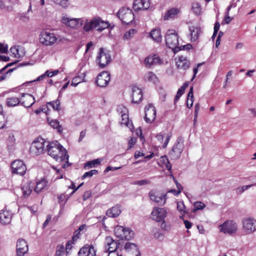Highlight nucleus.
Listing matches in <instances>:
<instances>
[{
    "label": "nucleus",
    "mask_w": 256,
    "mask_h": 256,
    "mask_svg": "<svg viewBox=\"0 0 256 256\" xmlns=\"http://www.w3.org/2000/svg\"><path fill=\"white\" fill-rule=\"evenodd\" d=\"M46 151L48 155L55 159L56 161H65L66 164H63L62 167L64 168L69 166L70 164L68 162V156L66 150L57 142H48Z\"/></svg>",
    "instance_id": "obj_1"
},
{
    "label": "nucleus",
    "mask_w": 256,
    "mask_h": 256,
    "mask_svg": "<svg viewBox=\"0 0 256 256\" xmlns=\"http://www.w3.org/2000/svg\"><path fill=\"white\" fill-rule=\"evenodd\" d=\"M82 30L84 32H90L95 30L99 32H102L110 26L109 23L104 21L98 16H95L91 19L86 18L84 19Z\"/></svg>",
    "instance_id": "obj_2"
},
{
    "label": "nucleus",
    "mask_w": 256,
    "mask_h": 256,
    "mask_svg": "<svg viewBox=\"0 0 256 256\" xmlns=\"http://www.w3.org/2000/svg\"><path fill=\"white\" fill-rule=\"evenodd\" d=\"M166 44L168 48H171L174 53L180 50L178 46V34L173 30H168L165 36Z\"/></svg>",
    "instance_id": "obj_3"
},
{
    "label": "nucleus",
    "mask_w": 256,
    "mask_h": 256,
    "mask_svg": "<svg viewBox=\"0 0 256 256\" xmlns=\"http://www.w3.org/2000/svg\"><path fill=\"white\" fill-rule=\"evenodd\" d=\"M48 142L42 138H38L32 144L30 152L32 154L38 156L46 152Z\"/></svg>",
    "instance_id": "obj_4"
},
{
    "label": "nucleus",
    "mask_w": 256,
    "mask_h": 256,
    "mask_svg": "<svg viewBox=\"0 0 256 256\" xmlns=\"http://www.w3.org/2000/svg\"><path fill=\"white\" fill-rule=\"evenodd\" d=\"M184 140L182 136H179L173 146L172 149L169 152V155L172 160H176L178 159L184 150Z\"/></svg>",
    "instance_id": "obj_5"
},
{
    "label": "nucleus",
    "mask_w": 256,
    "mask_h": 256,
    "mask_svg": "<svg viewBox=\"0 0 256 256\" xmlns=\"http://www.w3.org/2000/svg\"><path fill=\"white\" fill-rule=\"evenodd\" d=\"M40 42L45 46H52L56 42L58 37L56 35L50 32L42 31L40 34Z\"/></svg>",
    "instance_id": "obj_6"
},
{
    "label": "nucleus",
    "mask_w": 256,
    "mask_h": 256,
    "mask_svg": "<svg viewBox=\"0 0 256 256\" xmlns=\"http://www.w3.org/2000/svg\"><path fill=\"white\" fill-rule=\"evenodd\" d=\"M96 61L100 68H104L111 61V56L108 50L104 48H100L96 56Z\"/></svg>",
    "instance_id": "obj_7"
},
{
    "label": "nucleus",
    "mask_w": 256,
    "mask_h": 256,
    "mask_svg": "<svg viewBox=\"0 0 256 256\" xmlns=\"http://www.w3.org/2000/svg\"><path fill=\"white\" fill-rule=\"evenodd\" d=\"M117 15L123 24H128L134 20V14L132 10L128 8L120 9Z\"/></svg>",
    "instance_id": "obj_8"
},
{
    "label": "nucleus",
    "mask_w": 256,
    "mask_h": 256,
    "mask_svg": "<svg viewBox=\"0 0 256 256\" xmlns=\"http://www.w3.org/2000/svg\"><path fill=\"white\" fill-rule=\"evenodd\" d=\"M62 22L67 26L72 28H78L83 25L84 18H70L67 16H63Z\"/></svg>",
    "instance_id": "obj_9"
},
{
    "label": "nucleus",
    "mask_w": 256,
    "mask_h": 256,
    "mask_svg": "<svg viewBox=\"0 0 256 256\" xmlns=\"http://www.w3.org/2000/svg\"><path fill=\"white\" fill-rule=\"evenodd\" d=\"M148 196L151 200L155 202L160 206L165 204L167 197L166 194L151 190L149 192Z\"/></svg>",
    "instance_id": "obj_10"
},
{
    "label": "nucleus",
    "mask_w": 256,
    "mask_h": 256,
    "mask_svg": "<svg viewBox=\"0 0 256 256\" xmlns=\"http://www.w3.org/2000/svg\"><path fill=\"white\" fill-rule=\"evenodd\" d=\"M220 230L225 234H232L236 232L238 230L236 224L232 220H226L220 226Z\"/></svg>",
    "instance_id": "obj_11"
},
{
    "label": "nucleus",
    "mask_w": 256,
    "mask_h": 256,
    "mask_svg": "<svg viewBox=\"0 0 256 256\" xmlns=\"http://www.w3.org/2000/svg\"><path fill=\"white\" fill-rule=\"evenodd\" d=\"M12 172L23 176L26 172V168L24 162L21 160H14L11 164Z\"/></svg>",
    "instance_id": "obj_12"
},
{
    "label": "nucleus",
    "mask_w": 256,
    "mask_h": 256,
    "mask_svg": "<svg viewBox=\"0 0 256 256\" xmlns=\"http://www.w3.org/2000/svg\"><path fill=\"white\" fill-rule=\"evenodd\" d=\"M242 228L246 234H251L256 230V220L253 218H246L242 220Z\"/></svg>",
    "instance_id": "obj_13"
},
{
    "label": "nucleus",
    "mask_w": 256,
    "mask_h": 256,
    "mask_svg": "<svg viewBox=\"0 0 256 256\" xmlns=\"http://www.w3.org/2000/svg\"><path fill=\"white\" fill-rule=\"evenodd\" d=\"M110 80V74L106 71H103L100 72L96 80V84L100 87L106 86Z\"/></svg>",
    "instance_id": "obj_14"
},
{
    "label": "nucleus",
    "mask_w": 256,
    "mask_h": 256,
    "mask_svg": "<svg viewBox=\"0 0 256 256\" xmlns=\"http://www.w3.org/2000/svg\"><path fill=\"white\" fill-rule=\"evenodd\" d=\"M156 110L152 104H148L145 107L144 119L146 122L152 123L156 117Z\"/></svg>",
    "instance_id": "obj_15"
},
{
    "label": "nucleus",
    "mask_w": 256,
    "mask_h": 256,
    "mask_svg": "<svg viewBox=\"0 0 256 256\" xmlns=\"http://www.w3.org/2000/svg\"><path fill=\"white\" fill-rule=\"evenodd\" d=\"M166 212L164 208L154 207L151 212L152 219L156 222H160L166 218Z\"/></svg>",
    "instance_id": "obj_16"
},
{
    "label": "nucleus",
    "mask_w": 256,
    "mask_h": 256,
    "mask_svg": "<svg viewBox=\"0 0 256 256\" xmlns=\"http://www.w3.org/2000/svg\"><path fill=\"white\" fill-rule=\"evenodd\" d=\"M96 250L92 245L86 244L78 252V256H95Z\"/></svg>",
    "instance_id": "obj_17"
},
{
    "label": "nucleus",
    "mask_w": 256,
    "mask_h": 256,
    "mask_svg": "<svg viewBox=\"0 0 256 256\" xmlns=\"http://www.w3.org/2000/svg\"><path fill=\"white\" fill-rule=\"evenodd\" d=\"M28 250L26 241L23 239H18L16 244V256H24Z\"/></svg>",
    "instance_id": "obj_18"
},
{
    "label": "nucleus",
    "mask_w": 256,
    "mask_h": 256,
    "mask_svg": "<svg viewBox=\"0 0 256 256\" xmlns=\"http://www.w3.org/2000/svg\"><path fill=\"white\" fill-rule=\"evenodd\" d=\"M132 102L138 104L142 98V90L136 86H134L132 88Z\"/></svg>",
    "instance_id": "obj_19"
},
{
    "label": "nucleus",
    "mask_w": 256,
    "mask_h": 256,
    "mask_svg": "<svg viewBox=\"0 0 256 256\" xmlns=\"http://www.w3.org/2000/svg\"><path fill=\"white\" fill-rule=\"evenodd\" d=\"M150 6V0H135L133 3V8L135 10H147Z\"/></svg>",
    "instance_id": "obj_20"
},
{
    "label": "nucleus",
    "mask_w": 256,
    "mask_h": 256,
    "mask_svg": "<svg viewBox=\"0 0 256 256\" xmlns=\"http://www.w3.org/2000/svg\"><path fill=\"white\" fill-rule=\"evenodd\" d=\"M21 97H24L25 100L22 102H20L21 105L26 108H30L34 104L36 100L35 98L30 94L22 93Z\"/></svg>",
    "instance_id": "obj_21"
},
{
    "label": "nucleus",
    "mask_w": 256,
    "mask_h": 256,
    "mask_svg": "<svg viewBox=\"0 0 256 256\" xmlns=\"http://www.w3.org/2000/svg\"><path fill=\"white\" fill-rule=\"evenodd\" d=\"M176 65L178 68L186 70L190 67V62L186 57L182 56L178 57Z\"/></svg>",
    "instance_id": "obj_22"
},
{
    "label": "nucleus",
    "mask_w": 256,
    "mask_h": 256,
    "mask_svg": "<svg viewBox=\"0 0 256 256\" xmlns=\"http://www.w3.org/2000/svg\"><path fill=\"white\" fill-rule=\"evenodd\" d=\"M124 248L128 252H131L134 256H140V252L138 246L130 242H126L124 245Z\"/></svg>",
    "instance_id": "obj_23"
},
{
    "label": "nucleus",
    "mask_w": 256,
    "mask_h": 256,
    "mask_svg": "<svg viewBox=\"0 0 256 256\" xmlns=\"http://www.w3.org/2000/svg\"><path fill=\"white\" fill-rule=\"evenodd\" d=\"M180 12V10L178 8H170L165 13L164 19V20H169L176 18Z\"/></svg>",
    "instance_id": "obj_24"
},
{
    "label": "nucleus",
    "mask_w": 256,
    "mask_h": 256,
    "mask_svg": "<svg viewBox=\"0 0 256 256\" xmlns=\"http://www.w3.org/2000/svg\"><path fill=\"white\" fill-rule=\"evenodd\" d=\"M105 243L108 246L107 248L109 252L108 256H110L111 253L116 252L118 246L117 244L110 236H107L106 238Z\"/></svg>",
    "instance_id": "obj_25"
},
{
    "label": "nucleus",
    "mask_w": 256,
    "mask_h": 256,
    "mask_svg": "<svg viewBox=\"0 0 256 256\" xmlns=\"http://www.w3.org/2000/svg\"><path fill=\"white\" fill-rule=\"evenodd\" d=\"M145 63L149 66H154L162 63V60L156 54L149 56L145 59Z\"/></svg>",
    "instance_id": "obj_26"
},
{
    "label": "nucleus",
    "mask_w": 256,
    "mask_h": 256,
    "mask_svg": "<svg viewBox=\"0 0 256 256\" xmlns=\"http://www.w3.org/2000/svg\"><path fill=\"white\" fill-rule=\"evenodd\" d=\"M33 186H31V182H24L21 186V190L22 193V196L24 198H28L30 194Z\"/></svg>",
    "instance_id": "obj_27"
},
{
    "label": "nucleus",
    "mask_w": 256,
    "mask_h": 256,
    "mask_svg": "<svg viewBox=\"0 0 256 256\" xmlns=\"http://www.w3.org/2000/svg\"><path fill=\"white\" fill-rule=\"evenodd\" d=\"M189 30L191 36V40L195 42L197 40L201 33V30L198 26H191L189 28Z\"/></svg>",
    "instance_id": "obj_28"
},
{
    "label": "nucleus",
    "mask_w": 256,
    "mask_h": 256,
    "mask_svg": "<svg viewBox=\"0 0 256 256\" xmlns=\"http://www.w3.org/2000/svg\"><path fill=\"white\" fill-rule=\"evenodd\" d=\"M120 206L116 205L109 208L106 212V215L109 218H116L121 213Z\"/></svg>",
    "instance_id": "obj_29"
},
{
    "label": "nucleus",
    "mask_w": 256,
    "mask_h": 256,
    "mask_svg": "<svg viewBox=\"0 0 256 256\" xmlns=\"http://www.w3.org/2000/svg\"><path fill=\"white\" fill-rule=\"evenodd\" d=\"M20 103V99L15 96L9 97L6 100V104L8 107L16 106L19 104Z\"/></svg>",
    "instance_id": "obj_30"
},
{
    "label": "nucleus",
    "mask_w": 256,
    "mask_h": 256,
    "mask_svg": "<svg viewBox=\"0 0 256 256\" xmlns=\"http://www.w3.org/2000/svg\"><path fill=\"white\" fill-rule=\"evenodd\" d=\"M2 216L0 217L1 219V223L2 224H8L10 223L12 220L11 214L8 212L4 210L2 214H1Z\"/></svg>",
    "instance_id": "obj_31"
},
{
    "label": "nucleus",
    "mask_w": 256,
    "mask_h": 256,
    "mask_svg": "<svg viewBox=\"0 0 256 256\" xmlns=\"http://www.w3.org/2000/svg\"><path fill=\"white\" fill-rule=\"evenodd\" d=\"M150 36L156 42H160L162 40L160 31L158 28L152 30L150 32Z\"/></svg>",
    "instance_id": "obj_32"
},
{
    "label": "nucleus",
    "mask_w": 256,
    "mask_h": 256,
    "mask_svg": "<svg viewBox=\"0 0 256 256\" xmlns=\"http://www.w3.org/2000/svg\"><path fill=\"white\" fill-rule=\"evenodd\" d=\"M125 230V228L122 226H117L115 227L114 232L116 236L120 239L124 240V238L126 236H124V230Z\"/></svg>",
    "instance_id": "obj_33"
},
{
    "label": "nucleus",
    "mask_w": 256,
    "mask_h": 256,
    "mask_svg": "<svg viewBox=\"0 0 256 256\" xmlns=\"http://www.w3.org/2000/svg\"><path fill=\"white\" fill-rule=\"evenodd\" d=\"M144 80L146 82L156 83L158 80L156 76L152 72H148L144 76Z\"/></svg>",
    "instance_id": "obj_34"
},
{
    "label": "nucleus",
    "mask_w": 256,
    "mask_h": 256,
    "mask_svg": "<svg viewBox=\"0 0 256 256\" xmlns=\"http://www.w3.org/2000/svg\"><path fill=\"white\" fill-rule=\"evenodd\" d=\"M46 186V182L44 179H42L36 182V186L34 188V191L36 193H39Z\"/></svg>",
    "instance_id": "obj_35"
},
{
    "label": "nucleus",
    "mask_w": 256,
    "mask_h": 256,
    "mask_svg": "<svg viewBox=\"0 0 256 256\" xmlns=\"http://www.w3.org/2000/svg\"><path fill=\"white\" fill-rule=\"evenodd\" d=\"M188 86V84L187 82H185L184 84L178 90L174 98V102L178 100L180 97L183 94L186 88Z\"/></svg>",
    "instance_id": "obj_36"
},
{
    "label": "nucleus",
    "mask_w": 256,
    "mask_h": 256,
    "mask_svg": "<svg viewBox=\"0 0 256 256\" xmlns=\"http://www.w3.org/2000/svg\"><path fill=\"white\" fill-rule=\"evenodd\" d=\"M126 110L125 109L124 112H125ZM121 116L122 118L121 124H124L126 126H127L129 127V128L131 130L133 126L132 124H130L129 122L128 116L124 112L123 114H122Z\"/></svg>",
    "instance_id": "obj_37"
},
{
    "label": "nucleus",
    "mask_w": 256,
    "mask_h": 256,
    "mask_svg": "<svg viewBox=\"0 0 256 256\" xmlns=\"http://www.w3.org/2000/svg\"><path fill=\"white\" fill-rule=\"evenodd\" d=\"M100 162V160L98 158L88 161L85 164L84 168L86 169H89L90 168H94L98 165Z\"/></svg>",
    "instance_id": "obj_38"
},
{
    "label": "nucleus",
    "mask_w": 256,
    "mask_h": 256,
    "mask_svg": "<svg viewBox=\"0 0 256 256\" xmlns=\"http://www.w3.org/2000/svg\"><path fill=\"white\" fill-rule=\"evenodd\" d=\"M254 186H256V184L239 186L235 190L236 192L238 194H241L244 192Z\"/></svg>",
    "instance_id": "obj_39"
},
{
    "label": "nucleus",
    "mask_w": 256,
    "mask_h": 256,
    "mask_svg": "<svg viewBox=\"0 0 256 256\" xmlns=\"http://www.w3.org/2000/svg\"><path fill=\"white\" fill-rule=\"evenodd\" d=\"M49 124L52 128L57 129L58 132L62 133V126L60 124L58 120H52L50 122Z\"/></svg>",
    "instance_id": "obj_40"
},
{
    "label": "nucleus",
    "mask_w": 256,
    "mask_h": 256,
    "mask_svg": "<svg viewBox=\"0 0 256 256\" xmlns=\"http://www.w3.org/2000/svg\"><path fill=\"white\" fill-rule=\"evenodd\" d=\"M124 236H126V237L124 238V240H130L134 236V232L133 230H130L128 228H125V230H124Z\"/></svg>",
    "instance_id": "obj_41"
},
{
    "label": "nucleus",
    "mask_w": 256,
    "mask_h": 256,
    "mask_svg": "<svg viewBox=\"0 0 256 256\" xmlns=\"http://www.w3.org/2000/svg\"><path fill=\"white\" fill-rule=\"evenodd\" d=\"M48 105L51 106L55 110L58 111L60 110V100H56L52 102H48Z\"/></svg>",
    "instance_id": "obj_42"
},
{
    "label": "nucleus",
    "mask_w": 256,
    "mask_h": 256,
    "mask_svg": "<svg viewBox=\"0 0 256 256\" xmlns=\"http://www.w3.org/2000/svg\"><path fill=\"white\" fill-rule=\"evenodd\" d=\"M46 73L44 72V74L40 75V76H38L36 80H31L30 82H27L22 84L23 86H28L30 85V84L35 82H38V81H41L43 80L44 78H46Z\"/></svg>",
    "instance_id": "obj_43"
},
{
    "label": "nucleus",
    "mask_w": 256,
    "mask_h": 256,
    "mask_svg": "<svg viewBox=\"0 0 256 256\" xmlns=\"http://www.w3.org/2000/svg\"><path fill=\"white\" fill-rule=\"evenodd\" d=\"M136 32V31L135 29L130 30H129L126 32L124 36V40L130 39L134 36Z\"/></svg>",
    "instance_id": "obj_44"
},
{
    "label": "nucleus",
    "mask_w": 256,
    "mask_h": 256,
    "mask_svg": "<svg viewBox=\"0 0 256 256\" xmlns=\"http://www.w3.org/2000/svg\"><path fill=\"white\" fill-rule=\"evenodd\" d=\"M192 9L196 15H198L200 13V6L198 3L193 4Z\"/></svg>",
    "instance_id": "obj_45"
},
{
    "label": "nucleus",
    "mask_w": 256,
    "mask_h": 256,
    "mask_svg": "<svg viewBox=\"0 0 256 256\" xmlns=\"http://www.w3.org/2000/svg\"><path fill=\"white\" fill-rule=\"evenodd\" d=\"M54 2L62 6L63 8H66L68 6V0H53Z\"/></svg>",
    "instance_id": "obj_46"
},
{
    "label": "nucleus",
    "mask_w": 256,
    "mask_h": 256,
    "mask_svg": "<svg viewBox=\"0 0 256 256\" xmlns=\"http://www.w3.org/2000/svg\"><path fill=\"white\" fill-rule=\"evenodd\" d=\"M82 81L83 79L81 76H76L72 79L71 85L74 86H76L78 84L80 83Z\"/></svg>",
    "instance_id": "obj_47"
},
{
    "label": "nucleus",
    "mask_w": 256,
    "mask_h": 256,
    "mask_svg": "<svg viewBox=\"0 0 256 256\" xmlns=\"http://www.w3.org/2000/svg\"><path fill=\"white\" fill-rule=\"evenodd\" d=\"M98 172L96 170H92L89 172H86L82 176V179H84L86 178H90L93 175L96 174Z\"/></svg>",
    "instance_id": "obj_48"
},
{
    "label": "nucleus",
    "mask_w": 256,
    "mask_h": 256,
    "mask_svg": "<svg viewBox=\"0 0 256 256\" xmlns=\"http://www.w3.org/2000/svg\"><path fill=\"white\" fill-rule=\"evenodd\" d=\"M10 51L15 58H20V55L18 53V49L17 46H14L10 48Z\"/></svg>",
    "instance_id": "obj_49"
},
{
    "label": "nucleus",
    "mask_w": 256,
    "mask_h": 256,
    "mask_svg": "<svg viewBox=\"0 0 256 256\" xmlns=\"http://www.w3.org/2000/svg\"><path fill=\"white\" fill-rule=\"evenodd\" d=\"M162 161L166 162L165 166L166 168L168 170H171L172 166L170 163L168 162V160L166 156H164L161 157Z\"/></svg>",
    "instance_id": "obj_50"
},
{
    "label": "nucleus",
    "mask_w": 256,
    "mask_h": 256,
    "mask_svg": "<svg viewBox=\"0 0 256 256\" xmlns=\"http://www.w3.org/2000/svg\"><path fill=\"white\" fill-rule=\"evenodd\" d=\"M194 209L196 210H202L206 206V205L200 202H196L194 203Z\"/></svg>",
    "instance_id": "obj_51"
},
{
    "label": "nucleus",
    "mask_w": 256,
    "mask_h": 256,
    "mask_svg": "<svg viewBox=\"0 0 256 256\" xmlns=\"http://www.w3.org/2000/svg\"><path fill=\"white\" fill-rule=\"evenodd\" d=\"M136 132L138 136L140 138L141 142L143 143L144 141V136H142V133L140 128L139 127L138 128H136Z\"/></svg>",
    "instance_id": "obj_52"
},
{
    "label": "nucleus",
    "mask_w": 256,
    "mask_h": 256,
    "mask_svg": "<svg viewBox=\"0 0 256 256\" xmlns=\"http://www.w3.org/2000/svg\"><path fill=\"white\" fill-rule=\"evenodd\" d=\"M150 183V181L147 180H140L135 181L134 182V184L138 185V186H143L146 185Z\"/></svg>",
    "instance_id": "obj_53"
},
{
    "label": "nucleus",
    "mask_w": 256,
    "mask_h": 256,
    "mask_svg": "<svg viewBox=\"0 0 256 256\" xmlns=\"http://www.w3.org/2000/svg\"><path fill=\"white\" fill-rule=\"evenodd\" d=\"M232 19L233 18L232 17L229 16V14H225V17L224 20V22H222V24H228L232 20Z\"/></svg>",
    "instance_id": "obj_54"
},
{
    "label": "nucleus",
    "mask_w": 256,
    "mask_h": 256,
    "mask_svg": "<svg viewBox=\"0 0 256 256\" xmlns=\"http://www.w3.org/2000/svg\"><path fill=\"white\" fill-rule=\"evenodd\" d=\"M6 121L4 116H0V129L3 128L6 125Z\"/></svg>",
    "instance_id": "obj_55"
},
{
    "label": "nucleus",
    "mask_w": 256,
    "mask_h": 256,
    "mask_svg": "<svg viewBox=\"0 0 256 256\" xmlns=\"http://www.w3.org/2000/svg\"><path fill=\"white\" fill-rule=\"evenodd\" d=\"M185 208V206L182 202H178L177 203V209L180 212H183Z\"/></svg>",
    "instance_id": "obj_56"
},
{
    "label": "nucleus",
    "mask_w": 256,
    "mask_h": 256,
    "mask_svg": "<svg viewBox=\"0 0 256 256\" xmlns=\"http://www.w3.org/2000/svg\"><path fill=\"white\" fill-rule=\"evenodd\" d=\"M202 63L198 64V65L196 66V68H194V69H193L194 75L192 78V80H191L192 81L195 78L196 76V74L198 73V68L199 66H202Z\"/></svg>",
    "instance_id": "obj_57"
},
{
    "label": "nucleus",
    "mask_w": 256,
    "mask_h": 256,
    "mask_svg": "<svg viewBox=\"0 0 256 256\" xmlns=\"http://www.w3.org/2000/svg\"><path fill=\"white\" fill-rule=\"evenodd\" d=\"M154 238H156L160 240H162L164 238V234L159 232H158L154 233Z\"/></svg>",
    "instance_id": "obj_58"
},
{
    "label": "nucleus",
    "mask_w": 256,
    "mask_h": 256,
    "mask_svg": "<svg viewBox=\"0 0 256 256\" xmlns=\"http://www.w3.org/2000/svg\"><path fill=\"white\" fill-rule=\"evenodd\" d=\"M8 51V46L4 44L0 43V52L2 53L6 52Z\"/></svg>",
    "instance_id": "obj_59"
},
{
    "label": "nucleus",
    "mask_w": 256,
    "mask_h": 256,
    "mask_svg": "<svg viewBox=\"0 0 256 256\" xmlns=\"http://www.w3.org/2000/svg\"><path fill=\"white\" fill-rule=\"evenodd\" d=\"M200 109V106L199 104L198 103L194 106L195 119L197 118H198Z\"/></svg>",
    "instance_id": "obj_60"
},
{
    "label": "nucleus",
    "mask_w": 256,
    "mask_h": 256,
    "mask_svg": "<svg viewBox=\"0 0 256 256\" xmlns=\"http://www.w3.org/2000/svg\"><path fill=\"white\" fill-rule=\"evenodd\" d=\"M136 142V140L134 138H131L128 142V148H131L134 146Z\"/></svg>",
    "instance_id": "obj_61"
},
{
    "label": "nucleus",
    "mask_w": 256,
    "mask_h": 256,
    "mask_svg": "<svg viewBox=\"0 0 256 256\" xmlns=\"http://www.w3.org/2000/svg\"><path fill=\"white\" fill-rule=\"evenodd\" d=\"M56 252L64 254V248L62 245H58L56 248Z\"/></svg>",
    "instance_id": "obj_62"
},
{
    "label": "nucleus",
    "mask_w": 256,
    "mask_h": 256,
    "mask_svg": "<svg viewBox=\"0 0 256 256\" xmlns=\"http://www.w3.org/2000/svg\"><path fill=\"white\" fill-rule=\"evenodd\" d=\"M73 244L72 240H68L66 244V253L68 252V250H70L72 248V244Z\"/></svg>",
    "instance_id": "obj_63"
},
{
    "label": "nucleus",
    "mask_w": 256,
    "mask_h": 256,
    "mask_svg": "<svg viewBox=\"0 0 256 256\" xmlns=\"http://www.w3.org/2000/svg\"><path fill=\"white\" fill-rule=\"evenodd\" d=\"M184 226H185V227L187 228V229H190L192 226V224L189 222L188 220H184Z\"/></svg>",
    "instance_id": "obj_64"
}]
</instances>
